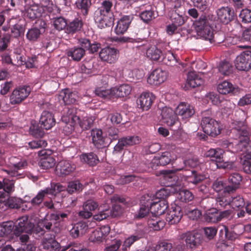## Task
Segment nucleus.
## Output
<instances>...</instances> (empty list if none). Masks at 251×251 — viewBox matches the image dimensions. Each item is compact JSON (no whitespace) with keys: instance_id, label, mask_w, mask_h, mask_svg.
<instances>
[{"instance_id":"1","label":"nucleus","mask_w":251,"mask_h":251,"mask_svg":"<svg viewBox=\"0 0 251 251\" xmlns=\"http://www.w3.org/2000/svg\"><path fill=\"white\" fill-rule=\"evenodd\" d=\"M233 131L237 134L239 138L243 137L236 145V151H242L241 157L251 159V141H248L247 137L249 132L247 126L241 121H234L232 123Z\"/></svg>"},{"instance_id":"2","label":"nucleus","mask_w":251,"mask_h":251,"mask_svg":"<svg viewBox=\"0 0 251 251\" xmlns=\"http://www.w3.org/2000/svg\"><path fill=\"white\" fill-rule=\"evenodd\" d=\"M18 223L15 226V228L14 230V234L16 236H19L20 241L23 245H25V247L27 244H33L29 241V236L27 234H22L23 232L30 234L32 232L34 224L28 220L27 217H23L19 218L17 221Z\"/></svg>"},{"instance_id":"3","label":"nucleus","mask_w":251,"mask_h":251,"mask_svg":"<svg viewBox=\"0 0 251 251\" xmlns=\"http://www.w3.org/2000/svg\"><path fill=\"white\" fill-rule=\"evenodd\" d=\"M193 25L198 36L213 43V33L209 21L205 15H201L196 20Z\"/></svg>"},{"instance_id":"4","label":"nucleus","mask_w":251,"mask_h":251,"mask_svg":"<svg viewBox=\"0 0 251 251\" xmlns=\"http://www.w3.org/2000/svg\"><path fill=\"white\" fill-rule=\"evenodd\" d=\"M225 151L220 149H210L205 153V156L212 158V160L215 162L217 168L232 169L234 166L232 161L225 162L223 159V155Z\"/></svg>"},{"instance_id":"5","label":"nucleus","mask_w":251,"mask_h":251,"mask_svg":"<svg viewBox=\"0 0 251 251\" xmlns=\"http://www.w3.org/2000/svg\"><path fill=\"white\" fill-rule=\"evenodd\" d=\"M206 115V112L203 113L201 123V127L204 133L212 137H215L221 133L222 127L218 122Z\"/></svg>"},{"instance_id":"6","label":"nucleus","mask_w":251,"mask_h":251,"mask_svg":"<svg viewBox=\"0 0 251 251\" xmlns=\"http://www.w3.org/2000/svg\"><path fill=\"white\" fill-rule=\"evenodd\" d=\"M141 141V138L138 136L122 137L119 139L118 143L115 146L113 153L114 154L121 153L125 148L138 145Z\"/></svg>"},{"instance_id":"7","label":"nucleus","mask_w":251,"mask_h":251,"mask_svg":"<svg viewBox=\"0 0 251 251\" xmlns=\"http://www.w3.org/2000/svg\"><path fill=\"white\" fill-rule=\"evenodd\" d=\"M31 92L29 86L24 85L14 89L10 96L11 104H18L24 101L29 96Z\"/></svg>"},{"instance_id":"8","label":"nucleus","mask_w":251,"mask_h":251,"mask_svg":"<svg viewBox=\"0 0 251 251\" xmlns=\"http://www.w3.org/2000/svg\"><path fill=\"white\" fill-rule=\"evenodd\" d=\"M236 68L240 71H248L251 69V51L246 50L236 57Z\"/></svg>"},{"instance_id":"9","label":"nucleus","mask_w":251,"mask_h":251,"mask_svg":"<svg viewBox=\"0 0 251 251\" xmlns=\"http://www.w3.org/2000/svg\"><path fill=\"white\" fill-rule=\"evenodd\" d=\"M179 239H185L186 246L191 248L195 249L200 245L202 241L201 234L194 231H187L179 235Z\"/></svg>"},{"instance_id":"10","label":"nucleus","mask_w":251,"mask_h":251,"mask_svg":"<svg viewBox=\"0 0 251 251\" xmlns=\"http://www.w3.org/2000/svg\"><path fill=\"white\" fill-rule=\"evenodd\" d=\"M110 12V10L101 8H98L95 11L94 19L100 28H103L110 25L111 22L109 19Z\"/></svg>"},{"instance_id":"11","label":"nucleus","mask_w":251,"mask_h":251,"mask_svg":"<svg viewBox=\"0 0 251 251\" xmlns=\"http://www.w3.org/2000/svg\"><path fill=\"white\" fill-rule=\"evenodd\" d=\"M10 166L13 170H3V171L12 177L19 176L18 171L24 169L27 165L25 160L22 159L15 156H11L9 159Z\"/></svg>"},{"instance_id":"12","label":"nucleus","mask_w":251,"mask_h":251,"mask_svg":"<svg viewBox=\"0 0 251 251\" xmlns=\"http://www.w3.org/2000/svg\"><path fill=\"white\" fill-rule=\"evenodd\" d=\"M50 151L47 150H41L38 152V155L41 157L39 166L42 169L48 170L54 166L55 160L50 155Z\"/></svg>"},{"instance_id":"13","label":"nucleus","mask_w":251,"mask_h":251,"mask_svg":"<svg viewBox=\"0 0 251 251\" xmlns=\"http://www.w3.org/2000/svg\"><path fill=\"white\" fill-rule=\"evenodd\" d=\"M121 206L117 204L113 205L112 209H105L94 216V219L97 221H101L111 216L112 217L119 216L122 213Z\"/></svg>"},{"instance_id":"14","label":"nucleus","mask_w":251,"mask_h":251,"mask_svg":"<svg viewBox=\"0 0 251 251\" xmlns=\"http://www.w3.org/2000/svg\"><path fill=\"white\" fill-rule=\"evenodd\" d=\"M75 169V165L67 160L59 161L56 167V174L59 176L65 177L70 175Z\"/></svg>"},{"instance_id":"15","label":"nucleus","mask_w":251,"mask_h":251,"mask_svg":"<svg viewBox=\"0 0 251 251\" xmlns=\"http://www.w3.org/2000/svg\"><path fill=\"white\" fill-rule=\"evenodd\" d=\"M167 73L161 69L154 70L149 75L147 81L151 85H157L164 82L167 79Z\"/></svg>"},{"instance_id":"16","label":"nucleus","mask_w":251,"mask_h":251,"mask_svg":"<svg viewBox=\"0 0 251 251\" xmlns=\"http://www.w3.org/2000/svg\"><path fill=\"white\" fill-rule=\"evenodd\" d=\"M99 56L102 60L109 63H113L118 58L119 51L115 48H105L101 50Z\"/></svg>"},{"instance_id":"17","label":"nucleus","mask_w":251,"mask_h":251,"mask_svg":"<svg viewBox=\"0 0 251 251\" xmlns=\"http://www.w3.org/2000/svg\"><path fill=\"white\" fill-rule=\"evenodd\" d=\"M110 231V228L108 226H103L92 232L90 236L89 240L94 243H100L105 239Z\"/></svg>"},{"instance_id":"18","label":"nucleus","mask_w":251,"mask_h":251,"mask_svg":"<svg viewBox=\"0 0 251 251\" xmlns=\"http://www.w3.org/2000/svg\"><path fill=\"white\" fill-rule=\"evenodd\" d=\"M76 108L72 106H67L64 108L62 120L66 124H70V126L79 122L80 118L75 115Z\"/></svg>"},{"instance_id":"19","label":"nucleus","mask_w":251,"mask_h":251,"mask_svg":"<svg viewBox=\"0 0 251 251\" xmlns=\"http://www.w3.org/2000/svg\"><path fill=\"white\" fill-rule=\"evenodd\" d=\"M154 100L155 96L152 93L144 92L138 99L137 103L143 110H148L151 108Z\"/></svg>"},{"instance_id":"20","label":"nucleus","mask_w":251,"mask_h":251,"mask_svg":"<svg viewBox=\"0 0 251 251\" xmlns=\"http://www.w3.org/2000/svg\"><path fill=\"white\" fill-rule=\"evenodd\" d=\"M242 176L238 173L231 174L228 178L229 185L225 187V191L228 193H233L239 188L242 181Z\"/></svg>"},{"instance_id":"21","label":"nucleus","mask_w":251,"mask_h":251,"mask_svg":"<svg viewBox=\"0 0 251 251\" xmlns=\"http://www.w3.org/2000/svg\"><path fill=\"white\" fill-rule=\"evenodd\" d=\"M161 115L163 122L169 126H173L177 121L176 111L168 107H164L161 110Z\"/></svg>"},{"instance_id":"22","label":"nucleus","mask_w":251,"mask_h":251,"mask_svg":"<svg viewBox=\"0 0 251 251\" xmlns=\"http://www.w3.org/2000/svg\"><path fill=\"white\" fill-rule=\"evenodd\" d=\"M39 124L41 128L46 130L50 129L55 124L54 115L49 111H44L40 116Z\"/></svg>"},{"instance_id":"23","label":"nucleus","mask_w":251,"mask_h":251,"mask_svg":"<svg viewBox=\"0 0 251 251\" xmlns=\"http://www.w3.org/2000/svg\"><path fill=\"white\" fill-rule=\"evenodd\" d=\"M176 112L182 119H187L194 115L195 110L193 107L189 103L181 102L176 107Z\"/></svg>"},{"instance_id":"24","label":"nucleus","mask_w":251,"mask_h":251,"mask_svg":"<svg viewBox=\"0 0 251 251\" xmlns=\"http://www.w3.org/2000/svg\"><path fill=\"white\" fill-rule=\"evenodd\" d=\"M183 212L180 206H172L166 216V220L169 224L174 225L178 223L181 220Z\"/></svg>"},{"instance_id":"25","label":"nucleus","mask_w":251,"mask_h":251,"mask_svg":"<svg viewBox=\"0 0 251 251\" xmlns=\"http://www.w3.org/2000/svg\"><path fill=\"white\" fill-rule=\"evenodd\" d=\"M43 248L46 251H65L68 249L66 246H61L55 240L51 238L45 239L42 243Z\"/></svg>"},{"instance_id":"26","label":"nucleus","mask_w":251,"mask_h":251,"mask_svg":"<svg viewBox=\"0 0 251 251\" xmlns=\"http://www.w3.org/2000/svg\"><path fill=\"white\" fill-rule=\"evenodd\" d=\"M217 14L221 22L227 24L233 19L234 11L228 6L222 7L217 10Z\"/></svg>"},{"instance_id":"27","label":"nucleus","mask_w":251,"mask_h":251,"mask_svg":"<svg viewBox=\"0 0 251 251\" xmlns=\"http://www.w3.org/2000/svg\"><path fill=\"white\" fill-rule=\"evenodd\" d=\"M97 202L92 200H89L83 203V210L79 212V216L84 218H89L92 216V211L98 207Z\"/></svg>"},{"instance_id":"28","label":"nucleus","mask_w":251,"mask_h":251,"mask_svg":"<svg viewBox=\"0 0 251 251\" xmlns=\"http://www.w3.org/2000/svg\"><path fill=\"white\" fill-rule=\"evenodd\" d=\"M133 19L132 16L125 15L123 16L117 22L115 31L118 35L124 34L128 29Z\"/></svg>"},{"instance_id":"29","label":"nucleus","mask_w":251,"mask_h":251,"mask_svg":"<svg viewBox=\"0 0 251 251\" xmlns=\"http://www.w3.org/2000/svg\"><path fill=\"white\" fill-rule=\"evenodd\" d=\"M49 194L54 195L55 188H53L51 186V188H47L43 190L39 191L36 196L31 200V204L33 206L40 205L43 201L45 196Z\"/></svg>"},{"instance_id":"30","label":"nucleus","mask_w":251,"mask_h":251,"mask_svg":"<svg viewBox=\"0 0 251 251\" xmlns=\"http://www.w3.org/2000/svg\"><path fill=\"white\" fill-rule=\"evenodd\" d=\"M91 136L93 143L97 148H102L106 146V138L102 136V132L101 129H92Z\"/></svg>"},{"instance_id":"31","label":"nucleus","mask_w":251,"mask_h":251,"mask_svg":"<svg viewBox=\"0 0 251 251\" xmlns=\"http://www.w3.org/2000/svg\"><path fill=\"white\" fill-rule=\"evenodd\" d=\"M132 88L128 84L121 85L119 87L110 89L111 96L115 97H124L128 96L131 92Z\"/></svg>"},{"instance_id":"32","label":"nucleus","mask_w":251,"mask_h":251,"mask_svg":"<svg viewBox=\"0 0 251 251\" xmlns=\"http://www.w3.org/2000/svg\"><path fill=\"white\" fill-rule=\"evenodd\" d=\"M69 57L75 61H79L85 54V49L81 46V47H74L69 49L66 52Z\"/></svg>"},{"instance_id":"33","label":"nucleus","mask_w":251,"mask_h":251,"mask_svg":"<svg viewBox=\"0 0 251 251\" xmlns=\"http://www.w3.org/2000/svg\"><path fill=\"white\" fill-rule=\"evenodd\" d=\"M181 165H177L176 171H186V167L190 168H195L199 167L201 164V162L198 157L193 156L188 159L182 161Z\"/></svg>"},{"instance_id":"34","label":"nucleus","mask_w":251,"mask_h":251,"mask_svg":"<svg viewBox=\"0 0 251 251\" xmlns=\"http://www.w3.org/2000/svg\"><path fill=\"white\" fill-rule=\"evenodd\" d=\"M168 207V204L166 200H161L158 202H151L150 210L157 215L164 214Z\"/></svg>"},{"instance_id":"35","label":"nucleus","mask_w":251,"mask_h":251,"mask_svg":"<svg viewBox=\"0 0 251 251\" xmlns=\"http://www.w3.org/2000/svg\"><path fill=\"white\" fill-rule=\"evenodd\" d=\"M218 92L222 94H235L238 92V88L234 87L229 82L224 81L218 85Z\"/></svg>"},{"instance_id":"36","label":"nucleus","mask_w":251,"mask_h":251,"mask_svg":"<svg viewBox=\"0 0 251 251\" xmlns=\"http://www.w3.org/2000/svg\"><path fill=\"white\" fill-rule=\"evenodd\" d=\"M88 229V226L85 222H80L76 223L71 230V234L74 238H77L80 235L85 233Z\"/></svg>"},{"instance_id":"37","label":"nucleus","mask_w":251,"mask_h":251,"mask_svg":"<svg viewBox=\"0 0 251 251\" xmlns=\"http://www.w3.org/2000/svg\"><path fill=\"white\" fill-rule=\"evenodd\" d=\"M148 225L149 228L154 230H160L165 226V223L164 220L160 218L152 215L148 219Z\"/></svg>"},{"instance_id":"38","label":"nucleus","mask_w":251,"mask_h":251,"mask_svg":"<svg viewBox=\"0 0 251 251\" xmlns=\"http://www.w3.org/2000/svg\"><path fill=\"white\" fill-rule=\"evenodd\" d=\"M187 84L192 88H195L202 85L203 79L195 72H189L186 80Z\"/></svg>"},{"instance_id":"39","label":"nucleus","mask_w":251,"mask_h":251,"mask_svg":"<svg viewBox=\"0 0 251 251\" xmlns=\"http://www.w3.org/2000/svg\"><path fill=\"white\" fill-rule=\"evenodd\" d=\"M231 193L226 192L225 188L223 192L221 194H219L216 198L217 206L224 208L226 206L230 204L231 197L230 194Z\"/></svg>"},{"instance_id":"40","label":"nucleus","mask_w":251,"mask_h":251,"mask_svg":"<svg viewBox=\"0 0 251 251\" xmlns=\"http://www.w3.org/2000/svg\"><path fill=\"white\" fill-rule=\"evenodd\" d=\"M65 104H71L76 101L77 96L75 93L71 92L69 89H65L59 95Z\"/></svg>"},{"instance_id":"41","label":"nucleus","mask_w":251,"mask_h":251,"mask_svg":"<svg viewBox=\"0 0 251 251\" xmlns=\"http://www.w3.org/2000/svg\"><path fill=\"white\" fill-rule=\"evenodd\" d=\"M171 161V153L165 151L161 155L155 156L151 161L152 164H157V165L165 166L168 164Z\"/></svg>"},{"instance_id":"42","label":"nucleus","mask_w":251,"mask_h":251,"mask_svg":"<svg viewBox=\"0 0 251 251\" xmlns=\"http://www.w3.org/2000/svg\"><path fill=\"white\" fill-rule=\"evenodd\" d=\"M176 167L174 168L173 170L169 171H165L163 174V178L166 181V183L168 186L178 185L179 184L176 180L177 177L175 173L178 171H176Z\"/></svg>"},{"instance_id":"43","label":"nucleus","mask_w":251,"mask_h":251,"mask_svg":"<svg viewBox=\"0 0 251 251\" xmlns=\"http://www.w3.org/2000/svg\"><path fill=\"white\" fill-rule=\"evenodd\" d=\"M205 178L204 176L194 170L191 171V175L184 176L185 180L195 185L202 182Z\"/></svg>"},{"instance_id":"44","label":"nucleus","mask_w":251,"mask_h":251,"mask_svg":"<svg viewBox=\"0 0 251 251\" xmlns=\"http://www.w3.org/2000/svg\"><path fill=\"white\" fill-rule=\"evenodd\" d=\"M155 251H184V247L181 245L173 246L171 243L164 242L159 245Z\"/></svg>"},{"instance_id":"45","label":"nucleus","mask_w":251,"mask_h":251,"mask_svg":"<svg viewBox=\"0 0 251 251\" xmlns=\"http://www.w3.org/2000/svg\"><path fill=\"white\" fill-rule=\"evenodd\" d=\"M80 45L85 49L89 51L90 53H94L98 51L100 48V44L99 43L91 44L89 40L87 39H81L79 40Z\"/></svg>"},{"instance_id":"46","label":"nucleus","mask_w":251,"mask_h":251,"mask_svg":"<svg viewBox=\"0 0 251 251\" xmlns=\"http://www.w3.org/2000/svg\"><path fill=\"white\" fill-rule=\"evenodd\" d=\"M170 19L172 23L179 26L182 25L184 23V20L178 9H175L169 12Z\"/></svg>"},{"instance_id":"47","label":"nucleus","mask_w":251,"mask_h":251,"mask_svg":"<svg viewBox=\"0 0 251 251\" xmlns=\"http://www.w3.org/2000/svg\"><path fill=\"white\" fill-rule=\"evenodd\" d=\"M147 57L154 61L159 59L162 55L161 50L155 46H152L149 48L146 51Z\"/></svg>"},{"instance_id":"48","label":"nucleus","mask_w":251,"mask_h":251,"mask_svg":"<svg viewBox=\"0 0 251 251\" xmlns=\"http://www.w3.org/2000/svg\"><path fill=\"white\" fill-rule=\"evenodd\" d=\"M41 225L43 228H45L47 231H51L57 234L60 231V228L59 227V224L56 221H49L48 219L44 220Z\"/></svg>"},{"instance_id":"49","label":"nucleus","mask_w":251,"mask_h":251,"mask_svg":"<svg viewBox=\"0 0 251 251\" xmlns=\"http://www.w3.org/2000/svg\"><path fill=\"white\" fill-rule=\"evenodd\" d=\"M80 157L82 161L90 166H95L99 162L97 155L93 152L83 154Z\"/></svg>"},{"instance_id":"50","label":"nucleus","mask_w":251,"mask_h":251,"mask_svg":"<svg viewBox=\"0 0 251 251\" xmlns=\"http://www.w3.org/2000/svg\"><path fill=\"white\" fill-rule=\"evenodd\" d=\"M14 223L11 221L3 222L0 224V236L3 237L10 234L13 230Z\"/></svg>"},{"instance_id":"51","label":"nucleus","mask_w":251,"mask_h":251,"mask_svg":"<svg viewBox=\"0 0 251 251\" xmlns=\"http://www.w3.org/2000/svg\"><path fill=\"white\" fill-rule=\"evenodd\" d=\"M75 4L77 8L80 10L82 14L86 16L92 4L91 0H77Z\"/></svg>"},{"instance_id":"52","label":"nucleus","mask_w":251,"mask_h":251,"mask_svg":"<svg viewBox=\"0 0 251 251\" xmlns=\"http://www.w3.org/2000/svg\"><path fill=\"white\" fill-rule=\"evenodd\" d=\"M82 26L81 20L75 19L70 22L67 26V30L69 33H74L80 30Z\"/></svg>"},{"instance_id":"53","label":"nucleus","mask_w":251,"mask_h":251,"mask_svg":"<svg viewBox=\"0 0 251 251\" xmlns=\"http://www.w3.org/2000/svg\"><path fill=\"white\" fill-rule=\"evenodd\" d=\"M42 34V31L39 29L34 27L31 28L27 31L26 36L27 39L31 42L36 41Z\"/></svg>"},{"instance_id":"54","label":"nucleus","mask_w":251,"mask_h":251,"mask_svg":"<svg viewBox=\"0 0 251 251\" xmlns=\"http://www.w3.org/2000/svg\"><path fill=\"white\" fill-rule=\"evenodd\" d=\"M219 72L224 75H228L232 72V66L227 61H223L219 64Z\"/></svg>"},{"instance_id":"55","label":"nucleus","mask_w":251,"mask_h":251,"mask_svg":"<svg viewBox=\"0 0 251 251\" xmlns=\"http://www.w3.org/2000/svg\"><path fill=\"white\" fill-rule=\"evenodd\" d=\"M177 199L181 201L188 202L194 199L193 194L187 190L180 191L177 195Z\"/></svg>"},{"instance_id":"56","label":"nucleus","mask_w":251,"mask_h":251,"mask_svg":"<svg viewBox=\"0 0 251 251\" xmlns=\"http://www.w3.org/2000/svg\"><path fill=\"white\" fill-rule=\"evenodd\" d=\"M83 188V186L79 180H75L69 183L67 191L70 194H72L75 192L81 191Z\"/></svg>"},{"instance_id":"57","label":"nucleus","mask_w":251,"mask_h":251,"mask_svg":"<svg viewBox=\"0 0 251 251\" xmlns=\"http://www.w3.org/2000/svg\"><path fill=\"white\" fill-rule=\"evenodd\" d=\"M218 215V211L214 209L213 211H208L204 215L205 220L208 223H217L219 221V217Z\"/></svg>"},{"instance_id":"58","label":"nucleus","mask_w":251,"mask_h":251,"mask_svg":"<svg viewBox=\"0 0 251 251\" xmlns=\"http://www.w3.org/2000/svg\"><path fill=\"white\" fill-rule=\"evenodd\" d=\"M27 16L30 19H34L41 16L40 12L38 11V8L37 5H31L25 8Z\"/></svg>"},{"instance_id":"59","label":"nucleus","mask_w":251,"mask_h":251,"mask_svg":"<svg viewBox=\"0 0 251 251\" xmlns=\"http://www.w3.org/2000/svg\"><path fill=\"white\" fill-rule=\"evenodd\" d=\"M8 208L18 209L21 205L24 206V201L21 199L17 198H9L7 200Z\"/></svg>"},{"instance_id":"60","label":"nucleus","mask_w":251,"mask_h":251,"mask_svg":"<svg viewBox=\"0 0 251 251\" xmlns=\"http://www.w3.org/2000/svg\"><path fill=\"white\" fill-rule=\"evenodd\" d=\"M230 204L234 208H242L245 205V203L243 197L239 195L233 198L231 197Z\"/></svg>"},{"instance_id":"61","label":"nucleus","mask_w":251,"mask_h":251,"mask_svg":"<svg viewBox=\"0 0 251 251\" xmlns=\"http://www.w3.org/2000/svg\"><path fill=\"white\" fill-rule=\"evenodd\" d=\"M150 205L151 201H148L145 204H142L136 215L137 218H142L145 217L149 212Z\"/></svg>"},{"instance_id":"62","label":"nucleus","mask_w":251,"mask_h":251,"mask_svg":"<svg viewBox=\"0 0 251 251\" xmlns=\"http://www.w3.org/2000/svg\"><path fill=\"white\" fill-rule=\"evenodd\" d=\"M184 212L188 218L193 220L197 219L201 215L200 211L196 208H186Z\"/></svg>"},{"instance_id":"63","label":"nucleus","mask_w":251,"mask_h":251,"mask_svg":"<svg viewBox=\"0 0 251 251\" xmlns=\"http://www.w3.org/2000/svg\"><path fill=\"white\" fill-rule=\"evenodd\" d=\"M195 6L201 11L206 10L209 6V0H191Z\"/></svg>"},{"instance_id":"64","label":"nucleus","mask_w":251,"mask_h":251,"mask_svg":"<svg viewBox=\"0 0 251 251\" xmlns=\"http://www.w3.org/2000/svg\"><path fill=\"white\" fill-rule=\"evenodd\" d=\"M94 118L91 117H84L82 121L80 120L79 122H77L79 124L81 127L85 130L90 128L94 123Z\"/></svg>"}]
</instances>
